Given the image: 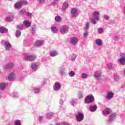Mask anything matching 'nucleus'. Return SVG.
Masks as SVG:
<instances>
[{
    "instance_id": "1",
    "label": "nucleus",
    "mask_w": 125,
    "mask_h": 125,
    "mask_svg": "<svg viewBox=\"0 0 125 125\" xmlns=\"http://www.w3.org/2000/svg\"><path fill=\"white\" fill-rule=\"evenodd\" d=\"M100 13L99 12L95 11L93 14V18L90 20V22L92 23L94 25L96 24V21H99L100 20Z\"/></svg>"
},
{
    "instance_id": "2",
    "label": "nucleus",
    "mask_w": 125,
    "mask_h": 125,
    "mask_svg": "<svg viewBox=\"0 0 125 125\" xmlns=\"http://www.w3.org/2000/svg\"><path fill=\"white\" fill-rule=\"evenodd\" d=\"M26 4H28V1L26 0H21L15 4V8L19 9L22 7V5Z\"/></svg>"
},
{
    "instance_id": "3",
    "label": "nucleus",
    "mask_w": 125,
    "mask_h": 125,
    "mask_svg": "<svg viewBox=\"0 0 125 125\" xmlns=\"http://www.w3.org/2000/svg\"><path fill=\"white\" fill-rule=\"evenodd\" d=\"M1 43L3 45H4L6 50L7 51H10V50H11L12 47L11 46V44L9 42L3 41L1 42Z\"/></svg>"
},
{
    "instance_id": "4",
    "label": "nucleus",
    "mask_w": 125,
    "mask_h": 125,
    "mask_svg": "<svg viewBox=\"0 0 125 125\" xmlns=\"http://www.w3.org/2000/svg\"><path fill=\"white\" fill-rule=\"evenodd\" d=\"M120 59L119 60V62L121 65H125V54L121 53L120 54Z\"/></svg>"
},
{
    "instance_id": "5",
    "label": "nucleus",
    "mask_w": 125,
    "mask_h": 125,
    "mask_svg": "<svg viewBox=\"0 0 125 125\" xmlns=\"http://www.w3.org/2000/svg\"><path fill=\"white\" fill-rule=\"evenodd\" d=\"M36 58L37 56L35 55H27L25 56L24 57V59L26 61H34V60H35V59Z\"/></svg>"
},
{
    "instance_id": "6",
    "label": "nucleus",
    "mask_w": 125,
    "mask_h": 125,
    "mask_svg": "<svg viewBox=\"0 0 125 125\" xmlns=\"http://www.w3.org/2000/svg\"><path fill=\"white\" fill-rule=\"evenodd\" d=\"M16 79V76L15 75V72H11L8 76V80H9V81L11 82H12L13 81H15Z\"/></svg>"
},
{
    "instance_id": "7",
    "label": "nucleus",
    "mask_w": 125,
    "mask_h": 125,
    "mask_svg": "<svg viewBox=\"0 0 125 125\" xmlns=\"http://www.w3.org/2000/svg\"><path fill=\"white\" fill-rule=\"evenodd\" d=\"M84 119V115L83 113L78 112L76 115V120L77 122H82Z\"/></svg>"
},
{
    "instance_id": "8",
    "label": "nucleus",
    "mask_w": 125,
    "mask_h": 125,
    "mask_svg": "<svg viewBox=\"0 0 125 125\" xmlns=\"http://www.w3.org/2000/svg\"><path fill=\"white\" fill-rule=\"evenodd\" d=\"M68 27L66 25L62 26L60 29L61 34L62 35H64L65 34H67L68 32Z\"/></svg>"
},
{
    "instance_id": "9",
    "label": "nucleus",
    "mask_w": 125,
    "mask_h": 125,
    "mask_svg": "<svg viewBox=\"0 0 125 125\" xmlns=\"http://www.w3.org/2000/svg\"><path fill=\"white\" fill-rule=\"evenodd\" d=\"M94 100V97L92 95H89L87 96L85 99V103H91Z\"/></svg>"
},
{
    "instance_id": "10",
    "label": "nucleus",
    "mask_w": 125,
    "mask_h": 125,
    "mask_svg": "<svg viewBox=\"0 0 125 125\" xmlns=\"http://www.w3.org/2000/svg\"><path fill=\"white\" fill-rule=\"evenodd\" d=\"M78 42H79V39L76 37H72L70 39V43L73 45H76L78 43Z\"/></svg>"
},
{
    "instance_id": "11",
    "label": "nucleus",
    "mask_w": 125,
    "mask_h": 125,
    "mask_svg": "<svg viewBox=\"0 0 125 125\" xmlns=\"http://www.w3.org/2000/svg\"><path fill=\"white\" fill-rule=\"evenodd\" d=\"M61 88V84L59 82H56L54 85L53 89L55 91H58Z\"/></svg>"
},
{
    "instance_id": "12",
    "label": "nucleus",
    "mask_w": 125,
    "mask_h": 125,
    "mask_svg": "<svg viewBox=\"0 0 125 125\" xmlns=\"http://www.w3.org/2000/svg\"><path fill=\"white\" fill-rule=\"evenodd\" d=\"M71 13L72 17H76V16H79V14L78 13V9L76 8H73L71 10Z\"/></svg>"
},
{
    "instance_id": "13",
    "label": "nucleus",
    "mask_w": 125,
    "mask_h": 125,
    "mask_svg": "<svg viewBox=\"0 0 125 125\" xmlns=\"http://www.w3.org/2000/svg\"><path fill=\"white\" fill-rule=\"evenodd\" d=\"M116 119V113H112L110 116V117L107 121V124H110L111 122L114 121Z\"/></svg>"
},
{
    "instance_id": "14",
    "label": "nucleus",
    "mask_w": 125,
    "mask_h": 125,
    "mask_svg": "<svg viewBox=\"0 0 125 125\" xmlns=\"http://www.w3.org/2000/svg\"><path fill=\"white\" fill-rule=\"evenodd\" d=\"M113 97H114V93L112 92H108L106 96V99H108V100L112 99Z\"/></svg>"
},
{
    "instance_id": "15",
    "label": "nucleus",
    "mask_w": 125,
    "mask_h": 125,
    "mask_svg": "<svg viewBox=\"0 0 125 125\" xmlns=\"http://www.w3.org/2000/svg\"><path fill=\"white\" fill-rule=\"evenodd\" d=\"M31 68L33 71H37L38 70V63L33 62L31 64Z\"/></svg>"
},
{
    "instance_id": "16",
    "label": "nucleus",
    "mask_w": 125,
    "mask_h": 125,
    "mask_svg": "<svg viewBox=\"0 0 125 125\" xmlns=\"http://www.w3.org/2000/svg\"><path fill=\"white\" fill-rule=\"evenodd\" d=\"M44 44V41H37L35 43L36 46H42V45H43Z\"/></svg>"
},
{
    "instance_id": "17",
    "label": "nucleus",
    "mask_w": 125,
    "mask_h": 125,
    "mask_svg": "<svg viewBox=\"0 0 125 125\" xmlns=\"http://www.w3.org/2000/svg\"><path fill=\"white\" fill-rule=\"evenodd\" d=\"M95 42L98 46H102L103 45V42H102L101 39H96Z\"/></svg>"
},
{
    "instance_id": "18",
    "label": "nucleus",
    "mask_w": 125,
    "mask_h": 125,
    "mask_svg": "<svg viewBox=\"0 0 125 125\" xmlns=\"http://www.w3.org/2000/svg\"><path fill=\"white\" fill-rule=\"evenodd\" d=\"M8 32V29L5 27H0V33L1 34H6Z\"/></svg>"
},
{
    "instance_id": "19",
    "label": "nucleus",
    "mask_w": 125,
    "mask_h": 125,
    "mask_svg": "<svg viewBox=\"0 0 125 125\" xmlns=\"http://www.w3.org/2000/svg\"><path fill=\"white\" fill-rule=\"evenodd\" d=\"M13 19H14V16L12 15H9L6 18V21H8V22H11V21H13Z\"/></svg>"
},
{
    "instance_id": "20",
    "label": "nucleus",
    "mask_w": 125,
    "mask_h": 125,
    "mask_svg": "<svg viewBox=\"0 0 125 125\" xmlns=\"http://www.w3.org/2000/svg\"><path fill=\"white\" fill-rule=\"evenodd\" d=\"M96 109H97V106L96 105H91L89 107L90 112H95Z\"/></svg>"
},
{
    "instance_id": "21",
    "label": "nucleus",
    "mask_w": 125,
    "mask_h": 125,
    "mask_svg": "<svg viewBox=\"0 0 125 125\" xmlns=\"http://www.w3.org/2000/svg\"><path fill=\"white\" fill-rule=\"evenodd\" d=\"M24 25L26 27V28H29L31 27V22L29 21H24L23 22Z\"/></svg>"
},
{
    "instance_id": "22",
    "label": "nucleus",
    "mask_w": 125,
    "mask_h": 125,
    "mask_svg": "<svg viewBox=\"0 0 125 125\" xmlns=\"http://www.w3.org/2000/svg\"><path fill=\"white\" fill-rule=\"evenodd\" d=\"M7 85V83H0V89L1 90H3L5 87H6V86Z\"/></svg>"
},
{
    "instance_id": "23",
    "label": "nucleus",
    "mask_w": 125,
    "mask_h": 125,
    "mask_svg": "<svg viewBox=\"0 0 125 125\" xmlns=\"http://www.w3.org/2000/svg\"><path fill=\"white\" fill-rule=\"evenodd\" d=\"M50 55L52 57H54V56H57V55H58V52L56 51H53L50 53Z\"/></svg>"
},
{
    "instance_id": "24",
    "label": "nucleus",
    "mask_w": 125,
    "mask_h": 125,
    "mask_svg": "<svg viewBox=\"0 0 125 125\" xmlns=\"http://www.w3.org/2000/svg\"><path fill=\"white\" fill-rule=\"evenodd\" d=\"M13 66H14L13 63H12L11 62H9V63H7L5 66V69H10V68H12V67H13Z\"/></svg>"
},
{
    "instance_id": "25",
    "label": "nucleus",
    "mask_w": 125,
    "mask_h": 125,
    "mask_svg": "<svg viewBox=\"0 0 125 125\" xmlns=\"http://www.w3.org/2000/svg\"><path fill=\"white\" fill-rule=\"evenodd\" d=\"M46 119H52L53 118V113L52 112H50L48 113H47L46 115Z\"/></svg>"
},
{
    "instance_id": "26",
    "label": "nucleus",
    "mask_w": 125,
    "mask_h": 125,
    "mask_svg": "<svg viewBox=\"0 0 125 125\" xmlns=\"http://www.w3.org/2000/svg\"><path fill=\"white\" fill-rule=\"evenodd\" d=\"M36 29L37 26H36V25L31 26V32L32 33V34H33V35L35 34Z\"/></svg>"
},
{
    "instance_id": "27",
    "label": "nucleus",
    "mask_w": 125,
    "mask_h": 125,
    "mask_svg": "<svg viewBox=\"0 0 125 125\" xmlns=\"http://www.w3.org/2000/svg\"><path fill=\"white\" fill-rule=\"evenodd\" d=\"M55 21L58 22H61L62 21V18L59 16H56L55 18Z\"/></svg>"
},
{
    "instance_id": "28",
    "label": "nucleus",
    "mask_w": 125,
    "mask_h": 125,
    "mask_svg": "<svg viewBox=\"0 0 125 125\" xmlns=\"http://www.w3.org/2000/svg\"><path fill=\"white\" fill-rule=\"evenodd\" d=\"M51 31L55 34L58 32V29H57V27L55 26H51Z\"/></svg>"
},
{
    "instance_id": "29",
    "label": "nucleus",
    "mask_w": 125,
    "mask_h": 125,
    "mask_svg": "<svg viewBox=\"0 0 125 125\" xmlns=\"http://www.w3.org/2000/svg\"><path fill=\"white\" fill-rule=\"evenodd\" d=\"M69 5L68 4V2H65L63 3V7L62 9V11H64L65 9L68 7Z\"/></svg>"
},
{
    "instance_id": "30",
    "label": "nucleus",
    "mask_w": 125,
    "mask_h": 125,
    "mask_svg": "<svg viewBox=\"0 0 125 125\" xmlns=\"http://www.w3.org/2000/svg\"><path fill=\"white\" fill-rule=\"evenodd\" d=\"M94 77L96 80H101V79H102L101 78V74H100V73H99L98 74L95 73L94 75Z\"/></svg>"
},
{
    "instance_id": "31",
    "label": "nucleus",
    "mask_w": 125,
    "mask_h": 125,
    "mask_svg": "<svg viewBox=\"0 0 125 125\" xmlns=\"http://www.w3.org/2000/svg\"><path fill=\"white\" fill-rule=\"evenodd\" d=\"M103 114L104 116H105V115H109V114H110V109H105V110L103 111Z\"/></svg>"
},
{
    "instance_id": "32",
    "label": "nucleus",
    "mask_w": 125,
    "mask_h": 125,
    "mask_svg": "<svg viewBox=\"0 0 125 125\" xmlns=\"http://www.w3.org/2000/svg\"><path fill=\"white\" fill-rule=\"evenodd\" d=\"M15 36H16V38H19V37H20V36H21V31H20L19 30H17L16 34H15Z\"/></svg>"
},
{
    "instance_id": "33",
    "label": "nucleus",
    "mask_w": 125,
    "mask_h": 125,
    "mask_svg": "<svg viewBox=\"0 0 125 125\" xmlns=\"http://www.w3.org/2000/svg\"><path fill=\"white\" fill-rule=\"evenodd\" d=\"M81 77H82V79H85L87 78V77H88V75L86 73H82L81 74Z\"/></svg>"
},
{
    "instance_id": "34",
    "label": "nucleus",
    "mask_w": 125,
    "mask_h": 125,
    "mask_svg": "<svg viewBox=\"0 0 125 125\" xmlns=\"http://www.w3.org/2000/svg\"><path fill=\"white\" fill-rule=\"evenodd\" d=\"M26 12H26V10L25 9H22L21 10L20 14H21V15H24V14H26Z\"/></svg>"
},
{
    "instance_id": "35",
    "label": "nucleus",
    "mask_w": 125,
    "mask_h": 125,
    "mask_svg": "<svg viewBox=\"0 0 125 125\" xmlns=\"http://www.w3.org/2000/svg\"><path fill=\"white\" fill-rule=\"evenodd\" d=\"M17 29H19V30H23V28H24V27L23 26V25L20 24L17 26Z\"/></svg>"
},
{
    "instance_id": "36",
    "label": "nucleus",
    "mask_w": 125,
    "mask_h": 125,
    "mask_svg": "<svg viewBox=\"0 0 125 125\" xmlns=\"http://www.w3.org/2000/svg\"><path fill=\"white\" fill-rule=\"evenodd\" d=\"M76 74L75 73V72L71 71L69 73V77H74Z\"/></svg>"
},
{
    "instance_id": "37",
    "label": "nucleus",
    "mask_w": 125,
    "mask_h": 125,
    "mask_svg": "<svg viewBox=\"0 0 125 125\" xmlns=\"http://www.w3.org/2000/svg\"><path fill=\"white\" fill-rule=\"evenodd\" d=\"M60 74L62 76H63V75H65V74H66V72H65V70H64V69L63 68L61 69Z\"/></svg>"
},
{
    "instance_id": "38",
    "label": "nucleus",
    "mask_w": 125,
    "mask_h": 125,
    "mask_svg": "<svg viewBox=\"0 0 125 125\" xmlns=\"http://www.w3.org/2000/svg\"><path fill=\"white\" fill-rule=\"evenodd\" d=\"M89 28V22H86L85 23V29L86 30H88Z\"/></svg>"
},
{
    "instance_id": "39",
    "label": "nucleus",
    "mask_w": 125,
    "mask_h": 125,
    "mask_svg": "<svg viewBox=\"0 0 125 125\" xmlns=\"http://www.w3.org/2000/svg\"><path fill=\"white\" fill-rule=\"evenodd\" d=\"M114 66L112 63L107 64L108 69H112V68H114Z\"/></svg>"
},
{
    "instance_id": "40",
    "label": "nucleus",
    "mask_w": 125,
    "mask_h": 125,
    "mask_svg": "<svg viewBox=\"0 0 125 125\" xmlns=\"http://www.w3.org/2000/svg\"><path fill=\"white\" fill-rule=\"evenodd\" d=\"M45 1V0H38V2L40 4H43Z\"/></svg>"
},
{
    "instance_id": "41",
    "label": "nucleus",
    "mask_w": 125,
    "mask_h": 125,
    "mask_svg": "<svg viewBox=\"0 0 125 125\" xmlns=\"http://www.w3.org/2000/svg\"><path fill=\"white\" fill-rule=\"evenodd\" d=\"M113 40L115 42L117 41H119L120 40V36H115L114 37H113Z\"/></svg>"
},
{
    "instance_id": "42",
    "label": "nucleus",
    "mask_w": 125,
    "mask_h": 125,
    "mask_svg": "<svg viewBox=\"0 0 125 125\" xmlns=\"http://www.w3.org/2000/svg\"><path fill=\"white\" fill-rule=\"evenodd\" d=\"M76 100H77L75 99L71 100V101H70L71 104H72V105H75V104H76Z\"/></svg>"
},
{
    "instance_id": "43",
    "label": "nucleus",
    "mask_w": 125,
    "mask_h": 125,
    "mask_svg": "<svg viewBox=\"0 0 125 125\" xmlns=\"http://www.w3.org/2000/svg\"><path fill=\"white\" fill-rule=\"evenodd\" d=\"M15 125H21L20 120H16L15 122Z\"/></svg>"
},
{
    "instance_id": "44",
    "label": "nucleus",
    "mask_w": 125,
    "mask_h": 125,
    "mask_svg": "<svg viewBox=\"0 0 125 125\" xmlns=\"http://www.w3.org/2000/svg\"><path fill=\"white\" fill-rule=\"evenodd\" d=\"M33 90L34 91V93L36 94H38V93H40V89L39 88H36Z\"/></svg>"
},
{
    "instance_id": "45",
    "label": "nucleus",
    "mask_w": 125,
    "mask_h": 125,
    "mask_svg": "<svg viewBox=\"0 0 125 125\" xmlns=\"http://www.w3.org/2000/svg\"><path fill=\"white\" fill-rule=\"evenodd\" d=\"M104 18L105 19V20H109L110 17L107 15H104Z\"/></svg>"
},
{
    "instance_id": "46",
    "label": "nucleus",
    "mask_w": 125,
    "mask_h": 125,
    "mask_svg": "<svg viewBox=\"0 0 125 125\" xmlns=\"http://www.w3.org/2000/svg\"><path fill=\"white\" fill-rule=\"evenodd\" d=\"M76 59H77V55L76 54L72 55V58H71V60L74 61V60H75Z\"/></svg>"
},
{
    "instance_id": "47",
    "label": "nucleus",
    "mask_w": 125,
    "mask_h": 125,
    "mask_svg": "<svg viewBox=\"0 0 125 125\" xmlns=\"http://www.w3.org/2000/svg\"><path fill=\"white\" fill-rule=\"evenodd\" d=\"M79 98H83V92L80 91L78 94Z\"/></svg>"
},
{
    "instance_id": "48",
    "label": "nucleus",
    "mask_w": 125,
    "mask_h": 125,
    "mask_svg": "<svg viewBox=\"0 0 125 125\" xmlns=\"http://www.w3.org/2000/svg\"><path fill=\"white\" fill-rule=\"evenodd\" d=\"M88 36V31L87 30L85 31V32L84 33V37H86Z\"/></svg>"
},
{
    "instance_id": "49",
    "label": "nucleus",
    "mask_w": 125,
    "mask_h": 125,
    "mask_svg": "<svg viewBox=\"0 0 125 125\" xmlns=\"http://www.w3.org/2000/svg\"><path fill=\"white\" fill-rule=\"evenodd\" d=\"M25 15L28 17H31L32 16V13L26 12Z\"/></svg>"
},
{
    "instance_id": "50",
    "label": "nucleus",
    "mask_w": 125,
    "mask_h": 125,
    "mask_svg": "<svg viewBox=\"0 0 125 125\" xmlns=\"http://www.w3.org/2000/svg\"><path fill=\"white\" fill-rule=\"evenodd\" d=\"M99 34H102L103 33V28H100L98 30Z\"/></svg>"
},
{
    "instance_id": "51",
    "label": "nucleus",
    "mask_w": 125,
    "mask_h": 125,
    "mask_svg": "<svg viewBox=\"0 0 125 125\" xmlns=\"http://www.w3.org/2000/svg\"><path fill=\"white\" fill-rule=\"evenodd\" d=\"M13 97H19V95L18 93H16L13 95Z\"/></svg>"
},
{
    "instance_id": "52",
    "label": "nucleus",
    "mask_w": 125,
    "mask_h": 125,
    "mask_svg": "<svg viewBox=\"0 0 125 125\" xmlns=\"http://www.w3.org/2000/svg\"><path fill=\"white\" fill-rule=\"evenodd\" d=\"M63 103H64V101H63V100H60V105H63Z\"/></svg>"
},
{
    "instance_id": "53",
    "label": "nucleus",
    "mask_w": 125,
    "mask_h": 125,
    "mask_svg": "<svg viewBox=\"0 0 125 125\" xmlns=\"http://www.w3.org/2000/svg\"><path fill=\"white\" fill-rule=\"evenodd\" d=\"M43 120V116H39V120L42 121Z\"/></svg>"
},
{
    "instance_id": "54",
    "label": "nucleus",
    "mask_w": 125,
    "mask_h": 125,
    "mask_svg": "<svg viewBox=\"0 0 125 125\" xmlns=\"http://www.w3.org/2000/svg\"><path fill=\"white\" fill-rule=\"evenodd\" d=\"M57 1H58V0H55L53 2V5H55V4H56V2H57Z\"/></svg>"
},
{
    "instance_id": "55",
    "label": "nucleus",
    "mask_w": 125,
    "mask_h": 125,
    "mask_svg": "<svg viewBox=\"0 0 125 125\" xmlns=\"http://www.w3.org/2000/svg\"><path fill=\"white\" fill-rule=\"evenodd\" d=\"M45 84V82L44 81H43L41 83V85H44Z\"/></svg>"
},
{
    "instance_id": "56",
    "label": "nucleus",
    "mask_w": 125,
    "mask_h": 125,
    "mask_svg": "<svg viewBox=\"0 0 125 125\" xmlns=\"http://www.w3.org/2000/svg\"><path fill=\"white\" fill-rule=\"evenodd\" d=\"M1 97V94L0 93V98Z\"/></svg>"
},
{
    "instance_id": "57",
    "label": "nucleus",
    "mask_w": 125,
    "mask_h": 125,
    "mask_svg": "<svg viewBox=\"0 0 125 125\" xmlns=\"http://www.w3.org/2000/svg\"><path fill=\"white\" fill-rule=\"evenodd\" d=\"M124 73H125V70H124Z\"/></svg>"
}]
</instances>
